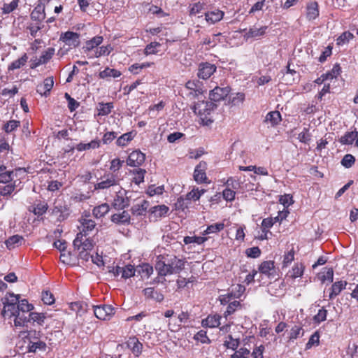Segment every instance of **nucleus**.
I'll use <instances>...</instances> for the list:
<instances>
[{"label":"nucleus","mask_w":358,"mask_h":358,"mask_svg":"<svg viewBox=\"0 0 358 358\" xmlns=\"http://www.w3.org/2000/svg\"><path fill=\"white\" fill-rule=\"evenodd\" d=\"M185 267V262L173 255H159L155 268L161 276L178 273Z\"/></svg>","instance_id":"nucleus-1"},{"label":"nucleus","mask_w":358,"mask_h":358,"mask_svg":"<svg viewBox=\"0 0 358 358\" xmlns=\"http://www.w3.org/2000/svg\"><path fill=\"white\" fill-rule=\"evenodd\" d=\"M217 105L213 101H199L194 106V112L197 114L204 125H209L213 122V120L208 117V115L215 110Z\"/></svg>","instance_id":"nucleus-2"},{"label":"nucleus","mask_w":358,"mask_h":358,"mask_svg":"<svg viewBox=\"0 0 358 358\" xmlns=\"http://www.w3.org/2000/svg\"><path fill=\"white\" fill-rule=\"evenodd\" d=\"M100 181L94 185V189H106L119 186L121 178L117 173H105L100 178Z\"/></svg>","instance_id":"nucleus-3"},{"label":"nucleus","mask_w":358,"mask_h":358,"mask_svg":"<svg viewBox=\"0 0 358 358\" xmlns=\"http://www.w3.org/2000/svg\"><path fill=\"white\" fill-rule=\"evenodd\" d=\"M73 246L77 250H91L94 247V241L90 237L77 234L73 241Z\"/></svg>","instance_id":"nucleus-4"},{"label":"nucleus","mask_w":358,"mask_h":358,"mask_svg":"<svg viewBox=\"0 0 358 358\" xmlns=\"http://www.w3.org/2000/svg\"><path fill=\"white\" fill-rule=\"evenodd\" d=\"M94 315L99 320H107L115 314V308L111 305L94 306Z\"/></svg>","instance_id":"nucleus-5"},{"label":"nucleus","mask_w":358,"mask_h":358,"mask_svg":"<svg viewBox=\"0 0 358 358\" xmlns=\"http://www.w3.org/2000/svg\"><path fill=\"white\" fill-rule=\"evenodd\" d=\"M230 91L231 88L229 86L223 87L216 86L210 92V99L213 103L223 100L228 96Z\"/></svg>","instance_id":"nucleus-6"},{"label":"nucleus","mask_w":358,"mask_h":358,"mask_svg":"<svg viewBox=\"0 0 358 358\" xmlns=\"http://www.w3.org/2000/svg\"><path fill=\"white\" fill-rule=\"evenodd\" d=\"M217 67L215 64L203 62L199 66L197 76L199 78L206 80L209 78L216 71Z\"/></svg>","instance_id":"nucleus-7"},{"label":"nucleus","mask_w":358,"mask_h":358,"mask_svg":"<svg viewBox=\"0 0 358 358\" xmlns=\"http://www.w3.org/2000/svg\"><path fill=\"white\" fill-rule=\"evenodd\" d=\"M119 188L122 189L120 187ZM129 205V200L126 196V192L124 190H119L117 192L116 196L114 198L112 206L115 209L122 210Z\"/></svg>","instance_id":"nucleus-8"},{"label":"nucleus","mask_w":358,"mask_h":358,"mask_svg":"<svg viewBox=\"0 0 358 358\" xmlns=\"http://www.w3.org/2000/svg\"><path fill=\"white\" fill-rule=\"evenodd\" d=\"M267 29V26H262L260 27L253 26L250 27L248 29H245L243 30V32L244 33L243 37L246 40L249 38H259L264 36L266 33Z\"/></svg>","instance_id":"nucleus-9"},{"label":"nucleus","mask_w":358,"mask_h":358,"mask_svg":"<svg viewBox=\"0 0 358 358\" xmlns=\"http://www.w3.org/2000/svg\"><path fill=\"white\" fill-rule=\"evenodd\" d=\"M207 169V164L203 161H201L195 167L194 171V179L199 183L206 182L207 177L206 171Z\"/></svg>","instance_id":"nucleus-10"},{"label":"nucleus","mask_w":358,"mask_h":358,"mask_svg":"<svg viewBox=\"0 0 358 358\" xmlns=\"http://www.w3.org/2000/svg\"><path fill=\"white\" fill-rule=\"evenodd\" d=\"M125 345L136 357L141 355L143 345L136 336L129 337L125 342Z\"/></svg>","instance_id":"nucleus-11"},{"label":"nucleus","mask_w":358,"mask_h":358,"mask_svg":"<svg viewBox=\"0 0 358 358\" xmlns=\"http://www.w3.org/2000/svg\"><path fill=\"white\" fill-rule=\"evenodd\" d=\"M145 159V155L140 150H134L128 157L127 164L129 166L137 167L141 166Z\"/></svg>","instance_id":"nucleus-12"},{"label":"nucleus","mask_w":358,"mask_h":358,"mask_svg":"<svg viewBox=\"0 0 358 358\" xmlns=\"http://www.w3.org/2000/svg\"><path fill=\"white\" fill-rule=\"evenodd\" d=\"M80 227H79L80 232L83 236H87L95 228L96 223L92 219H89L88 217H84L82 216L80 220Z\"/></svg>","instance_id":"nucleus-13"},{"label":"nucleus","mask_w":358,"mask_h":358,"mask_svg":"<svg viewBox=\"0 0 358 358\" xmlns=\"http://www.w3.org/2000/svg\"><path fill=\"white\" fill-rule=\"evenodd\" d=\"M79 37V34L69 31L61 35L60 40L67 45L75 48L80 43Z\"/></svg>","instance_id":"nucleus-14"},{"label":"nucleus","mask_w":358,"mask_h":358,"mask_svg":"<svg viewBox=\"0 0 358 358\" xmlns=\"http://www.w3.org/2000/svg\"><path fill=\"white\" fill-rule=\"evenodd\" d=\"M348 282L345 280H338L334 282L329 289V299L333 300L338 295L341 294V292L346 288Z\"/></svg>","instance_id":"nucleus-15"},{"label":"nucleus","mask_w":358,"mask_h":358,"mask_svg":"<svg viewBox=\"0 0 358 358\" xmlns=\"http://www.w3.org/2000/svg\"><path fill=\"white\" fill-rule=\"evenodd\" d=\"M259 271L261 274L265 275L268 278L273 276L275 273L274 262H263L259 266Z\"/></svg>","instance_id":"nucleus-16"},{"label":"nucleus","mask_w":358,"mask_h":358,"mask_svg":"<svg viewBox=\"0 0 358 358\" xmlns=\"http://www.w3.org/2000/svg\"><path fill=\"white\" fill-rule=\"evenodd\" d=\"M103 38L101 36H96L92 39L86 41L85 46L83 48L84 52L91 53L95 48L102 43Z\"/></svg>","instance_id":"nucleus-17"},{"label":"nucleus","mask_w":358,"mask_h":358,"mask_svg":"<svg viewBox=\"0 0 358 358\" xmlns=\"http://www.w3.org/2000/svg\"><path fill=\"white\" fill-rule=\"evenodd\" d=\"M112 50L113 48L110 45H103L95 48L91 53H87V56L90 59L97 58L101 56L108 55Z\"/></svg>","instance_id":"nucleus-18"},{"label":"nucleus","mask_w":358,"mask_h":358,"mask_svg":"<svg viewBox=\"0 0 358 358\" xmlns=\"http://www.w3.org/2000/svg\"><path fill=\"white\" fill-rule=\"evenodd\" d=\"M221 316L217 314L209 315L203 320L201 324L203 327L215 328L220 324Z\"/></svg>","instance_id":"nucleus-19"},{"label":"nucleus","mask_w":358,"mask_h":358,"mask_svg":"<svg viewBox=\"0 0 358 358\" xmlns=\"http://www.w3.org/2000/svg\"><path fill=\"white\" fill-rule=\"evenodd\" d=\"M54 85V80L52 77L45 78L42 85L37 86V92L41 95L47 96L52 90Z\"/></svg>","instance_id":"nucleus-20"},{"label":"nucleus","mask_w":358,"mask_h":358,"mask_svg":"<svg viewBox=\"0 0 358 358\" xmlns=\"http://www.w3.org/2000/svg\"><path fill=\"white\" fill-rule=\"evenodd\" d=\"M224 13L218 9L205 13L206 20L210 23L215 24L220 21L224 17Z\"/></svg>","instance_id":"nucleus-21"},{"label":"nucleus","mask_w":358,"mask_h":358,"mask_svg":"<svg viewBox=\"0 0 358 358\" xmlns=\"http://www.w3.org/2000/svg\"><path fill=\"white\" fill-rule=\"evenodd\" d=\"M169 208L165 205L155 206L150 208V212L151 217L155 218V220H158L162 217H164L169 212Z\"/></svg>","instance_id":"nucleus-22"},{"label":"nucleus","mask_w":358,"mask_h":358,"mask_svg":"<svg viewBox=\"0 0 358 358\" xmlns=\"http://www.w3.org/2000/svg\"><path fill=\"white\" fill-rule=\"evenodd\" d=\"M100 144H101V141L100 140L96 138V139H94V140H92L90 143H80L78 144H77L75 147V148L78 151V152H83V151H86V150H94V149H96V148H99L100 147Z\"/></svg>","instance_id":"nucleus-23"},{"label":"nucleus","mask_w":358,"mask_h":358,"mask_svg":"<svg viewBox=\"0 0 358 358\" xmlns=\"http://www.w3.org/2000/svg\"><path fill=\"white\" fill-rule=\"evenodd\" d=\"M111 221L116 224H129L130 222V215L127 211L123 210L120 213L113 214L111 216Z\"/></svg>","instance_id":"nucleus-24"},{"label":"nucleus","mask_w":358,"mask_h":358,"mask_svg":"<svg viewBox=\"0 0 358 358\" xmlns=\"http://www.w3.org/2000/svg\"><path fill=\"white\" fill-rule=\"evenodd\" d=\"M45 17V7L41 3H38L31 13L32 20L41 22Z\"/></svg>","instance_id":"nucleus-25"},{"label":"nucleus","mask_w":358,"mask_h":358,"mask_svg":"<svg viewBox=\"0 0 358 358\" xmlns=\"http://www.w3.org/2000/svg\"><path fill=\"white\" fill-rule=\"evenodd\" d=\"M143 294L148 299H152L158 302H161L164 300V295L155 289L153 287H147L143 289Z\"/></svg>","instance_id":"nucleus-26"},{"label":"nucleus","mask_w":358,"mask_h":358,"mask_svg":"<svg viewBox=\"0 0 358 358\" xmlns=\"http://www.w3.org/2000/svg\"><path fill=\"white\" fill-rule=\"evenodd\" d=\"M319 15L318 4L317 2H310L307 5L306 17L309 20L316 19Z\"/></svg>","instance_id":"nucleus-27"},{"label":"nucleus","mask_w":358,"mask_h":358,"mask_svg":"<svg viewBox=\"0 0 358 358\" xmlns=\"http://www.w3.org/2000/svg\"><path fill=\"white\" fill-rule=\"evenodd\" d=\"M110 210V206L108 203H104L96 206L92 210L93 215L99 219L104 217Z\"/></svg>","instance_id":"nucleus-28"},{"label":"nucleus","mask_w":358,"mask_h":358,"mask_svg":"<svg viewBox=\"0 0 358 358\" xmlns=\"http://www.w3.org/2000/svg\"><path fill=\"white\" fill-rule=\"evenodd\" d=\"M121 75L122 73L120 71L106 67L103 71L99 72V77L101 79H108L109 78H116Z\"/></svg>","instance_id":"nucleus-29"},{"label":"nucleus","mask_w":358,"mask_h":358,"mask_svg":"<svg viewBox=\"0 0 358 358\" xmlns=\"http://www.w3.org/2000/svg\"><path fill=\"white\" fill-rule=\"evenodd\" d=\"M24 171L23 169H15L11 171L0 173V183H7L12 181L14 176H17L18 172Z\"/></svg>","instance_id":"nucleus-30"},{"label":"nucleus","mask_w":358,"mask_h":358,"mask_svg":"<svg viewBox=\"0 0 358 358\" xmlns=\"http://www.w3.org/2000/svg\"><path fill=\"white\" fill-rule=\"evenodd\" d=\"M280 121L281 114L277 110L269 112L265 117V122L269 123L273 127L278 124Z\"/></svg>","instance_id":"nucleus-31"},{"label":"nucleus","mask_w":358,"mask_h":358,"mask_svg":"<svg viewBox=\"0 0 358 358\" xmlns=\"http://www.w3.org/2000/svg\"><path fill=\"white\" fill-rule=\"evenodd\" d=\"M185 87L187 89L191 90L189 94L192 95L194 97L202 94V90L198 81L189 80L187 82Z\"/></svg>","instance_id":"nucleus-32"},{"label":"nucleus","mask_w":358,"mask_h":358,"mask_svg":"<svg viewBox=\"0 0 358 358\" xmlns=\"http://www.w3.org/2000/svg\"><path fill=\"white\" fill-rule=\"evenodd\" d=\"M304 268H305V266H303V264L302 263H296L294 265L292 268L289 271L288 275L292 279H295L296 278L301 277L303 274Z\"/></svg>","instance_id":"nucleus-33"},{"label":"nucleus","mask_w":358,"mask_h":358,"mask_svg":"<svg viewBox=\"0 0 358 358\" xmlns=\"http://www.w3.org/2000/svg\"><path fill=\"white\" fill-rule=\"evenodd\" d=\"M192 201L187 199V197L180 196L176 203V209L185 211L192 207Z\"/></svg>","instance_id":"nucleus-34"},{"label":"nucleus","mask_w":358,"mask_h":358,"mask_svg":"<svg viewBox=\"0 0 358 358\" xmlns=\"http://www.w3.org/2000/svg\"><path fill=\"white\" fill-rule=\"evenodd\" d=\"M318 278L322 283L326 281L333 282L334 280V270L332 268H324V271L318 274Z\"/></svg>","instance_id":"nucleus-35"},{"label":"nucleus","mask_w":358,"mask_h":358,"mask_svg":"<svg viewBox=\"0 0 358 358\" xmlns=\"http://www.w3.org/2000/svg\"><path fill=\"white\" fill-rule=\"evenodd\" d=\"M206 192V189H199L198 187H194L192 191L188 192L186 194V196L187 197V199L190 200L191 201H199L201 198V196Z\"/></svg>","instance_id":"nucleus-36"},{"label":"nucleus","mask_w":358,"mask_h":358,"mask_svg":"<svg viewBox=\"0 0 358 358\" xmlns=\"http://www.w3.org/2000/svg\"><path fill=\"white\" fill-rule=\"evenodd\" d=\"M224 228L223 222H217L208 226L206 229L202 233V235H209L211 234H217Z\"/></svg>","instance_id":"nucleus-37"},{"label":"nucleus","mask_w":358,"mask_h":358,"mask_svg":"<svg viewBox=\"0 0 358 358\" xmlns=\"http://www.w3.org/2000/svg\"><path fill=\"white\" fill-rule=\"evenodd\" d=\"M28 59V56L26 53H24L23 55L19 58L13 61L9 66L8 70L13 71L15 69H20L22 66H24Z\"/></svg>","instance_id":"nucleus-38"},{"label":"nucleus","mask_w":358,"mask_h":358,"mask_svg":"<svg viewBox=\"0 0 358 358\" xmlns=\"http://www.w3.org/2000/svg\"><path fill=\"white\" fill-rule=\"evenodd\" d=\"M134 134L133 132L125 133L117 138L116 144L120 147H124L134 138Z\"/></svg>","instance_id":"nucleus-39"},{"label":"nucleus","mask_w":358,"mask_h":358,"mask_svg":"<svg viewBox=\"0 0 358 358\" xmlns=\"http://www.w3.org/2000/svg\"><path fill=\"white\" fill-rule=\"evenodd\" d=\"M113 108V103H99L97 106L98 115L105 116L110 113Z\"/></svg>","instance_id":"nucleus-40"},{"label":"nucleus","mask_w":358,"mask_h":358,"mask_svg":"<svg viewBox=\"0 0 358 358\" xmlns=\"http://www.w3.org/2000/svg\"><path fill=\"white\" fill-rule=\"evenodd\" d=\"M357 137V131H353L347 132L341 138L340 142L344 145H351Z\"/></svg>","instance_id":"nucleus-41"},{"label":"nucleus","mask_w":358,"mask_h":358,"mask_svg":"<svg viewBox=\"0 0 358 358\" xmlns=\"http://www.w3.org/2000/svg\"><path fill=\"white\" fill-rule=\"evenodd\" d=\"M151 66V64L149 62H144V63H135L132 65H131L129 68V71L134 74H138L143 69L150 67Z\"/></svg>","instance_id":"nucleus-42"},{"label":"nucleus","mask_w":358,"mask_h":358,"mask_svg":"<svg viewBox=\"0 0 358 358\" xmlns=\"http://www.w3.org/2000/svg\"><path fill=\"white\" fill-rule=\"evenodd\" d=\"M303 335V330L301 327L299 325H294L292 327L289 332V340L294 341L297 338Z\"/></svg>","instance_id":"nucleus-43"},{"label":"nucleus","mask_w":358,"mask_h":358,"mask_svg":"<svg viewBox=\"0 0 358 358\" xmlns=\"http://www.w3.org/2000/svg\"><path fill=\"white\" fill-rule=\"evenodd\" d=\"M207 239L208 238L206 237H203V236H185V237H184L183 242L186 245L190 244V243H196L198 245H201L204 242H206L207 241Z\"/></svg>","instance_id":"nucleus-44"},{"label":"nucleus","mask_w":358,"mask_h":358,"mask_svg":"<svg viewBox=\"0 0 358 358\" xmlns=\"http://www.w3.org/2000/svg\"><path fill=\"white\" fill-rule=\"evenodd\" d=\"M23 240L22 237L19 235H14L11 237H10L8 240L6 241V247L8 249L14 248L15 246L19 245L22 241Z\"/></svg>","instance_id":"nucleus-45"},{"label":"nucleus","mask_w":358,"mask_h":358,"mask_svg":"<svg viewBox=\"0 0 358 358\" xmlns=\"http://www.w3.org/2000/svg\"><path fill=\"white\" fill-rule=\"evenodd\" d=\"M48 210V204L44 201H39L33 206V213L37 215H43Z\"/></svg>","instance_id":"nucleus-46"},{"label":"nucleus","mask_w":358,"mask_h":358,"mask_svg":"<svg viewBox=\"0 0 358 358\" xmlns=\"http://www.w3.org/2000/svg\"><path fill=\"white\" fill-rule=\"evenodd\" d=\"M148 202L143 200L141 203H137L132 207L133 213L137 215H143L147 211Z\"/></svg>","instance_id":"nucleus-47"},{"label":"nucleus","mask_w":358,"mask_h":358,"mask_svg":"<svg viewBox=\"0 0 358 358\" xmlns=\"http://www.w3.org/2000/svg\"><path fill=\"white\" fill-rule=\"evenodd\" d=\"M20 125V121L12 120L4 124L3 129L6 133L8 134L15 131Z\"/></svg>","instance_id":"nucleus-48"},{"label":"nucleus","mask_w":358,"mask_h":358,"mask_svg":"<svg viewBox=\"0 0 358 358\" xmlns=\"http://www.w3.org/2000/svg\"><path fill=\"white\" fill-rule=\"evenodd\" d=\"M19 313H27L31 311L34 308V306L29 303L27 299L20 300L17 304Z\"/></svg>","instance_id":"nucleus-49"},{"label":"nucleus","mask_w":358,"mask_h":358,"mask_svg":"<svg viewBox=\"0 0 358 358\" xmlns=\"http://www.w3.org/2000/svg\"><path fill=\"white\" fill-rule=\"evenodd\" d=\"M55 52V49L54 48H48L47 50L42 52L39 58L41 59L43 64H46L52 57Z\"/></svg>","instance_id":"nucleus-50"},{"label":"nucleus","mask_w":358,"mask_h":358,"mask_svg":"<svg viewBox=\"0 0 358 358\" xmlns=\"http://www.w3.org/2000/svg\"><path fill=\"white\" fill-rule=\"evenodd\" d=\"M224 346L227 348L236 350L239 345V339L233 338L231 335H229L227 339L224 341Z\"/></svg>","instance_id":"nucleus-51"},{"label":"nucleus","mask_w":358,"mask_h":358,"mask_svg":"<svg viewBox=\"0 0 358 358\" xmlns=\"http://www.w3.org/2000/svg\"><path fill=\"white\" fill-rule=\"evenodd\" d=\"M135 275V268L134 266L129 264L122 267V278H129Z\"/></svg>","instance_id":"nucleus-52"},{"label":"nucleus","mask_w":358,"mask_h":358,"mask_svg":"<svg viewBox=\"0 0 358 358\" xmlns=\"http://www.w3.org/2000/svg\"><path fill=\"white\" fill-rule=\"evenodd\" d=\"M194 339L201 343H210V341L207 336L206 331L200 330L194 336Z\"/></svg>","instance_id":"nucleus-53"},{"label":"nucleus","mask_w":358,"mask_h":358,"mask_svg":"<svg viewBox=\"0 0 358 358\" xmlns=\"http://www.w3.org/2000/svg\"><path fill=\"white\" fill-rule=\"evenodd\" d=\"M3 313L4 314L8 315L10 314V317L16 315V314L19 315L18 307L15 305H9V304H3Z\"/></svg>","instance_id":"nucleus-54"},{"label":"nucleus","mask_w":358,"mask_h":358,"mask_svg":"<svg viewBox=\"0 0 358 358\" xmlns=\"http://www.w3.org/2000/svg\"><path fill=\"white\" fill-rule=\"evenodd\" d=\"M46 349V344L45 342L38 341L33 342L29 345V351L35 352L37 350L45 351Z\"/></svg>","instance_id":"nucleus-55"},{"label":"nucleus","mask_w":358,"mask_h":358,"mask_svg":"<svg viewBox=\"0 0 358 358\" xmlns=\"http://www.w3.org/2000/svg\"><path fill=\"white\" fill-rule=\"evenodd\" d=\"M294 259V252L291 250L286 252L283 256L282 266H288Z\"/></svg>","instance_id":"nucleus-56"},{"label":"nucleus","mask_w":358,"mask_h":358,"mask_svg":"<svg viewBox=\"0 0 358 358\" xmlns=\"http://www.w3.org/2000/svg\"><path fill=\"white\" fill-rule=\"evenodd\" d=\"M20 301V295L9 293L8 296L5 299L3 304L15 305L17 306Z\"/></svg>","instance_id":"nucleus-57"},{"label":"nucleus","mask_w":358,"mask_h":358,"mask_svg":"<svg viewBox=\"0 0 358 358\" xmlns=\"http://www.w3.org/2000/svg\"><path fill=\"white\" fill-rule=\"evenodd\" d=\"M42 301L47 305H51L55 302L53 294L49 291H43L41 295Z\"/></svg>","instance_id":"nucleus-58"},{"label":"nucleus","mask_w":358,"mask_h":358,"mask_svg":"<svg viewBox=\"0 0 358 358\" xmlns=\"http://www.w3.org/2000/svg\"><path fill=\"white\" fill-rule=\"evenodd\" d=\"M45 316L43 313H30L29 319L33 322H37L38 324H42L44 322Z\"/></svg>","instance_id":"nucleus-59"},{"label":"nucleus","mask_w":358,"mask_h":358,"mask_svg":"<svg viewBox=\"0 0 358 358\" xmlns=\"http://www.w3.org/2000/svg\"><path fill=\"white\" fill-rule=\"evenodd\" d=\"M355 158L350 154L344 156L341 161V164L345 168H350L355 163Z\"/></svg>","instance_id":"nucleus-60"},{"label":"nucleus","mask_w":358,"mask_h":358,"mask_svg":"<svg viewBox=\"0 0 358 358\" xmlns=\"http://www.w3.org/2000/svg\"><path fill=\"white\" fill-rule=\"evenodd\" d=\"M236 192L231 188L227 187L222 192V196L227 201H232L234 200Z\"/></svg>","instance_id":"nucleus-61"},{"label":"nucleus","mask_w":358,"mask_h":358,"mask_svg":"<svg viewBox=\"0 0 358 358\" xmlns=\"http://www.w3.org/2000/svg\"><path fill=\"white\" fill-rule=\"evenodd\" d=\"M298 139L300 142L303 143H308L310 141V134L308 132V128H303V131L299 134Z\"/></svg>","instance_id":"nucleus-62"},{"label":"nucleus","mask_w":358,"mask_h":358,"mask_svg":"<svg viewBox=\"0 0 358 358\" xmlns=\"http://www.w3.org/2000/svg\"><path fill=\"white\" fill-rule=\"evenodd\" d=\"M17 0H13L9 3H4L2 8L3 13L6 14L11 13L17 7Z\"/></svg>","instance_id":"nucleus-63"},{"label":"nucleus","mask_w":358,"mask_h":358,"mask_svg":"<svg viewBox=\"0 0 358 358\" xmlns=\"http://www.w3.org/2000/svg\"><path fill=\"white\" fill-rule=\"evenodd\" d=\"M205 9V4L201 2H196L192 5V7L190 8V15H196L198 13H200L202 10Z\"/></svg>","instance_id":"nucleus-64"}]
</instances>
